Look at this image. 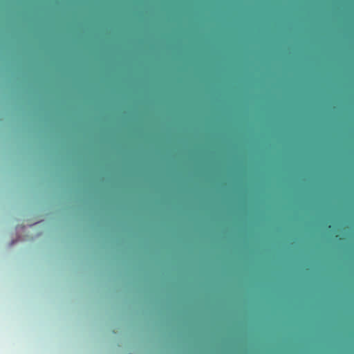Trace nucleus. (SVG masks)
<instances>
[{
	"label": "nucleus",
	"instance_id": "nucleus-1",
	"mask_svg": "<svg viewBox=\"0 0 354 354\" xmlns=\"http://www.w3.org/2000/svg\"><path fill=\"white\" fill-rule=\"evenodd\" d=\"M218 29H219V22H218ZM218 32H219V30H218ZM218 35H219V32H218ZM218 37H219V35H218ZM218 40H219V38H218ZM218 43H219V41H218ZM218 46H219V44H218ZM218 62H219V46H218ZM219 63H218V65ZM219 66H218V68ZM218 71L219 69L218 68ZM218 73H219V71H218ZM218 84H219V74H218ZM218 87H219V85H218ZM218 93H219V88H218ZM218 95H219V93H218ZM219 96H218V102L219 101L218 99ZM218 106L219 105L218 104ZM218 109H219V107H218ZM217 192H219V110H218V124H217Z\"/></svg>",
	"mask_w": 354,
	"mask_h": 354
}]
</instances>
